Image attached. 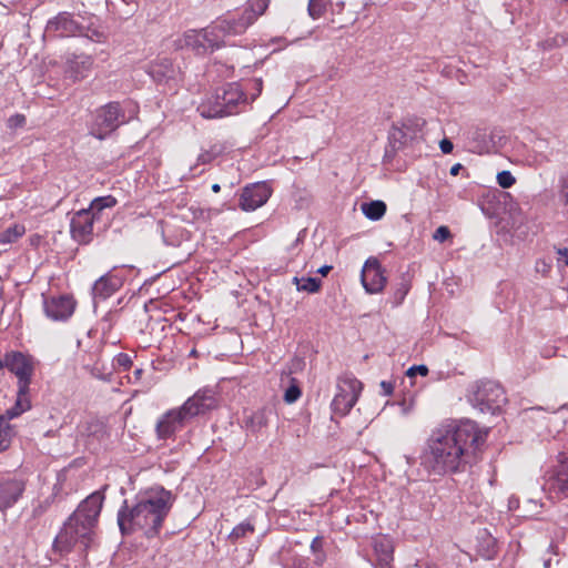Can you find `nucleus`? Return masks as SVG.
<instances>
[{"label":"nucleus","mask_w":568,"mask_h":568,"mask_svg":"<svg viewBox=\"0 0 568 568\" xmlns=\"http://www.w3.org/2000/svg\"><path fill=\"white\" fill-rule=\"evenodd\" d=\"M255 531L254 525L251 523V520H245L237 526H235L230 535L227 536V539L232 544H236V541L241 538L246 537L248 534H253Z\"/></svg>","instance_id":"24"},{"label":"nucleus","mask_w":568,"mask_h":568,"mask_svg":"<svg viewBox=\"0 0 568 568\" xmlns=\"http://www.w3.org/2000/svg\"><path fill=\"white\" fill-rule=\"evenodd\" d=\"M95 215L90 210L78 211L70 221V233L79 244H89L93 237Z\"/></svg>","instance_id":"13"},{"label":"nucleus","mask_w":568,"mask_h":568,"mask_svg":"<svg viewBox=\"0 0 568 568\" xmlns=\"http://www.w3.org/2000/svg\"><path fill=\"white\" fill-rule=\"evenodd\" d=\"M361 282L365 291L369 294L379 293L385 287L387 283L385 270L376 257L371 256L364 263Z\"/></svg>","instance_id":"12"},{"label":"nucleus","mask_w":568,"mask_h":568,"mask_svg":"<svg viewBox=\"0 0 568 568\" xmlns=\"http://www.w3.org/2000/svg\"><path fill=\"white\" fill-rule=\"evenodd\" d=\"M129 120L130 118L125 115L119 102H110L95 111L90 133L97 139L103 140Z\"/></svg>","instance_id":"10"},{"label":"nucleus","mask_w":568,"mask_h":568,"mask_svg":"<svg viewBox=\"0 0 568 568\" xmlns=\"http://www.w3.org/2000/svg\"><path fill=\"white\" fill-rule=\"evenodd\" d=\"M9 416L6 413L4 415H0V452L6 450L10 446L12 429L8 423Z\"/></svg>","instance_id":"26"},{"label":"nucleus","mask_w":568,"mask_h":568,"mask_svg":"<svg viewBox=\"0 0 568 568\" xmlns=\"http://www.w3.org/2000/svg\"><path fill=\"white\" fill-rule=\"evenodd\" d=\"M487 435L488 429L470 419L443 423L426 439L420 466L439 477L464 473L477 463Z\"/></svg>","instance_id":"1"},{"label":"nucleus","mask_w":568,"mask_h":568,"mask_svg":"<svg viewBox=\"0 0 568 568\" xmlns=\"http://www.w3.org/2000/svg\"><path fill=\"white\" fill-rule=\"evenodd\" d=\"M439 148L444 154H449L454 149V144L450 140L443 139L439 143Z\"/></svg>","instance_id":"40"},{"label":"nucleus","mask_w":568,"mask_h":568,"mask_svg":"<svg viewBox=\"0 0 568 568\" xmlns=\"http://www.w3.org/2000/svg\"><path fill=\"white\" fill-rule=\"evenodd\" d=\"M302 395V392L297 385H291L284 394V400L288 404L296 402Z\"/></svg>","instance_id":"36"},{"label":"nucleus","mask_w":568,"mask_h":568,"mask_svg":"<svg viewBox=\"0 0 568 568\" xmlns=\"http://www.w3.org/2000/svg\"><path fill=\"white\" fill-rule=\"evenodd\" d=\"M261 78L230 82L217 88L197 106V112L204 119L224 118L242 112L262 93Z\"/></svg>","instance_id":"4"},{"label":"nucleus","mask_w":568,"mask_h":568,"mask_svg":"<svg viewBox=\"0 0 568 568\" xmlns=\"http://www.w3.org/2000/svg\"><path fill=\"white\" fill-rule=\"evenodd\" d=\"M410 290V284L405 278H402V281L397 284L394 293H393V304L395 306H398L403 303L404 298L406 297L407 293Z\"/></svg>","instance_id":"29"},{"label":"nucleus","mask_w":568,"mask_h":568,"mask_svg":"<svg viewBox=\"0 0 568 568\" xmlns=\"http://www.w3.org/2000/svg\"><path fill=\"white\" fill-rule=\"evenodd\" d=\"M24 489V480L8 475H0V510L11 508L22 496Z\"/></svg>","instance_id":"17"},{"label":"nucleus","mask_w":568,"mask_h":568,"mask_svg":"<svg viewBox=\"0 0 568 568\" xmlns=\"http://www.w3.org/2000/svg\"><path fill=\"white\" fill-rule=\"evenodd\" d=\"M550 499L568 498V465H561L544 484Z\"/></svg>","instance_id":"20"},{"label":"nucleus","mask_w":568,"mask_h":568,"mask_svg":"<svg viewBox=\"0 0 568 568\" xmlns=\"http://www.w3.org/2000/svg\"><path fill=\"white\" fill-rule=\"evenodd\" d=\"M43 296V311L52 321H67L74 312L75 302L71 296Z\"/></svg>","instance_id":"15"},{"label":"nucleus","mask_w":568,"mask_h":568,"mask_svg":"<svg viewBox=\"0 0 568 568\" xmlns=\"http://www.w3.org/2000/svg\"><path fill=\"white\" fill-rule=\"evenodd\" d=\"M273 415V409L270 407H262L246 414L243 418V428L253 435L261 433L268 426L270 417Z\"/></svg>","instance_id":"21"},{"label":"nucleus","mask_w":568,"mask_h":568,"mask_svg":"<svg viewBox=\"0 0 568 568\" xmlns=\"http://www.w3.org/2000/svg\"><path fill=\"white\" fill-rule=\"evenodd\" d=\"M497 183L503 189H509L516 183V179L510 171L505 170L497 174Z\"/></svg>","instance_id":"33"},{"label":"nucleus","mask_w":568,"mask_h":568,"mask_svg":"<svg viewBox=\"0 0 568 568\" xmlns=\"http://www.w3.org/2000/svg\"><path fill=\"white\" fill-rule=\"evenodd\" d=\"M174 503V496L163 487H154L141 494L132 506L124 500L118 511V525L122 535L143 530L146 538H153L161 531Z\"/></svg>","instance_id":"2"},{"label":"nucleus","mask_w":568,"mask_h":568,"mask_svg":"<svg viewBox=\"0 0 568 568\" xmlns=\"http://www.w3.org/2000/svg\"><path fill=\"white\" fill-rule=\"evenodd\" d=\"M143 375V369L142 368H136L134 372H133V377L135 381H139Z\"/></svg>","instance_id":"47"},{"label":"nucleus","mask_w":568,"mask_h":568,"mask_svg":"<svg viewBox=\"0 0 568 568\" xmlns=\"http://www.w3.org/2000/svg\"><path fill=\"white\" fill-rule=\"evenodd\" d=\"M174 47L190 49L197 55H204L222 48L212 23L201 30H187L174 41Z\"/></svg>","instance_id":"9"},{"label":"nucleus","mask_w":568,"mask_h":568,"mask_svg":"<svg viewBox=\"0 0 568 568\" xmlns=\"http://www.w3.org/2000/svg\"><path fill=\"white\" fill-rule=\"evenodd\" d=\"M216 407V393L212 388L199 389L181 407L170 409L159 418L155 425L158 438H174L194 417Z\"/></svg>","instance_id":"5"},{"label":"nucleus","mask_w":568,"mask_h":568,"mask_svg":"<svg viewBox=\"0 0 568 568\" xmlns=\"http://www.w3.org/2000/svg\"><path fill=\"white\" fill-rule=\"evenodd\" d=\"M557 253L559 255L558 262L564 261L565 265L568 266V248H558Z\"/></svg>","instance_id":"42"},{"label":"nucleus","mask_w":568,"mask_h":568,"mask_svg":"<svg viewBox=\"0 0 568 568\" xmlns=\"http://www.w3.org/2000/svg\"><path fill=\"white\" fill-rule=\"evenodd\" d=\"M116 267L99 277L92 286L93 300L105 301L123 285V277L115 272Z\"/></svg>","instance_id":"18"},{"label":"nucleus","mask_w":568,"mask_h":568,"mask_svg":"<svg viewBox=\"0 0 568 568\" xmlns=\"http://www.w3.org/2000/svg\"><path fill=\"white\" fill-rule=\"evenodd\" d=\"M390 559H392L390 555L385 554L384 558L382 559V562L379 564L381 568H386L388 566Z\"/></svg>","instance_id":"46"},{"label":"nucleus","mask_w":568,"mask_h":568,"mask_svg":"<svg viewBox=\"0 0 568 568\" xmlns=\"http://www.w3.org/2000/svg\"><path fill=\"white\" fill-rule=\"evenodd\" d=\"M292 568H310V565L305 559L297 558L293 561Z\"/></svg>","instance_id":"43"},{"label":"nucleus","mask_w":568,"mask_h":568,"mask_svg":"<svg viewBox=\"0 0 568 568\" xmlns=\"http://www.w3.org/2000/svg\"><path fill=\"white\" fill-rule=\"evenodd\" d=\"M567 42V38L564 34H556L555 37L548 38L541 42H539V45L542 48V50H551L554 48H559L564 45Z\"/></svg>","instance_id":"32"},{"label":"nucleus","mask_w":568,"mask_h":568,"mask_svg":"<svg viewBox=\"0 0 568 568\" xmlns=\"http://www.w3.org/2000/svg\"><path fill=\"white\" fill-rule=\"evenodd\" d=\"M116 199L112 195L99 196L91 202L88 210H90L91 213H94V215L97 216L104 209L113 207L116 205Z\"/></svg>","instance_id":"25"},{"label":"nucleus","mask_w":568,"mask_h":568,"mask_svg":"<svg viewBox=\"0 0 568 568\" xmlns=\"http://www.w3.org/2000/svg\"><path fill=\"white\" fill-rule=\"evenodd\" d=\"M216 156L213 151H204L197 156V164H207L212 162Z\"/></svg>","instance_id":"39"},{"label":"nucleus","mask_w":568,"mask_h":568,"mask_svg":"<svg viewBox=\"0 0 568 568\" xmlns=\"http://www.w3.org/2000/svg\"><path fill=\"white\" fill-rule=\"evenodd\" d=\"M321 546V540L318 537L314 538L311 545V548L315 551Z\"/></svg>","instance_id":"48"},{"label":"nucleus","mask_w":568,"mask_h":568,"mask_svg":"<svg viewBox=\"0 0 568 568\" xmlns=\"http://www.w3.org/2000/svg\"><path fill=\"white\" fill-rule=\"evenodd\" d=\"M149 74L156 82H163L174 75V65L169 58H159L150 63L148 68Z\"/></svg>","instance_id":"22"},{"label":"nucleus","mask_w":568,"mask_h":568,"mask_svg":"<svg viewBox=\"0 0 568 568\" xmlns=\"http://www.w3.org/2000/svg\"><path fill=\"white\" fill-rule=\"evenodd\" d=\"M362 211L367 219L378 221L385 215L386 204L379 200L371 201L362 204Z\"/></svg>","instance_id":"23"},{"label":"nucleus","mask_w":568,"mask_h":568,"mask_svg":"<svg viewBox=\"0 0 568 568\" xmlns=\"http://www.w3.org/2000/svg\"><path fill=\"white\" fill-rule=\"evenodd\" d=\"M467 399L480 413L491 415L499 413L507 403L503 386L489 379L471 384L467 392Z\"/></svg>","instance_id":"8"},{"label":"nucleus","mask_w":568,"mask_h":568,"mask_svg":"<svg viewBox=\"0 0 568 568\" xmlns=\"http://www.w3.org/2000/svg\"><path fill=\"white\" fill-rule=\"evenodd\" d=\"M220 190H221L220 184L215 183V184H213V185H212V191H213L214 193L220 192Z\"/></svg>","instance_id":"49"},{"label":"nucleus","mask_w":568,"mask_h":568,"mask_svg":"<svg viewBox=\"0 0 568 568\" xmlns=\"http://www.w3.org/2000/svg\"><path fill=\"white\" fill-rule=\"evenodd\" d=\"M558 197L562 205L568 206V170L559 176Z\"/></svg>","instance_id":"30"},{"label":"nucleus","mask_w":568,"mask_h":568,"mask_svg":"<svg viewBox=\"0 0 568 568\" xmlns=\"http://www.w3.org/2000/svg\"><path fill=\"white\" fill-rule=\"evenodd\" d=\"M272 194L271 187L265 182L245 186L240 196V207L243 211H254L264 205Z\"/></svg>","instance_id":"14"},{"label":"nucleus","mask_w":568,"mask_h":568,"mask_svg":"<svg viewBox=\"0 0 568 568\" xmlns=\"http://www.w3.org/2000/svg\"><path fill=\"white\" fill-rule=\"evenodd\" d=\"M332 268L333 266L331 265H323L316 271V273L321 274L322 276H326Z\"/></svg>","instance_id":"44"},{"label":"nucleus","mask_w":568,"mask_h":568,"mask_svg":"<svg viewBox=\"0 0 568 568\" xmlns=\"http://www.w3.org/2000/svg\"><path fill=\"white\" fill-rule=\"evenodd\" d=\"M268 7V0H248L241 11L227 13L212 22L221 45H225L224 39L231 36L243 34Z\"/></svg>","instance_id":"7"},{"label":"nucleus","mask_w":568,"mask_h":568,"mask_svg":"<svg viewBox=\"0 0 568 568\" xmlns=\"http://www.w3.org/2000/svg\"><path fill=\"white\" fill-rule=\"evenodd\" d=\"M24 233V227L21 225H14L9 227L1 234L0 241L3 243H11L21 237Z\"/></svg>","instance_id":"31"},{"label":"nucleus","mask_w":568,"mask_h":568,"mask_svg":"<svg viewBox=\"0 0 568 568\" xmlns=\"http://www.w3.org/2000/svg\"><path fill=\"white\" fill-rule=\"evenodd\" d=\"M114 365L126 371L132 366V358L126 353H120L114 358Z\"/></svg>","instance_id":"35"},{"label":"nucleus","mask_w":568,"mask_h":568,"mask_svg":"<svg viewBox=\"0 0 568 568\" xmlns=\"http://www.w3.org/2000/svg\"><path fill=\"white\" fill-rule=\"evenodd\" d=\"M93 65V59L89 54H69L65 61V74L73 82L87 78Z\"/></svg>","instance_id":"19"},{"label":"nucleus","mask_w":568,"mask_h":568,"mask_svg":"<svg viewBox=\"0 0 568 568\" xmlns=\"http://www.w3.org/2000/svg\"><path fill=\"white\" fill-rule=\"evenodd\" d=\"M104 496L94 491L88 496L68 518L60 532L53 540L52 549L60 556H65L77 547L85 552L94 538Z\"/></svg>","instance_id":"3"},{"label":"nucleus","mask_w":568,"mask_h":568,"mask_svg":"<svg viewBox=\"0 0 568 568\" xmlns=\"http://www.w3.org/2000/svg\"><path fill=\"white\" fill-rule=\"evenodd\" d=\"M27 123V119L23 114L17 113L8 119L7 125L11 130L23 128Z\"/></svg>","instance_id":"34"},{"label":"nucleus","mask_w":568,"mask_h":568,"mask_svg":"<svg viewBox=\"0 0 568 568\" xmlns=\"http://www.w3.org/2000/svg\"><path fill=\"white\" fill-rule=\"evenodd\" d=\"M428 367L426 365H414L412 367L408 368V371L406 372V375L408 377H414L416 376L417 374L422 375V376H426L428 374Z\"/></svg>","instance_id":"38"},{"label":"nucleus","mask_w":568,"mask_h":568,"mask_svg":"<svg viewBox=\"0 0 568 568\" xmlns=\"http://www.w3.org/2000/svg\"><path fill=\"white\" fill-rule=\"evenodd\" d=\"M362 383L356 378H343L337 383V393L335 394L331 407L334 414L345 416L356 404Z\"/></svg>","instance_id":"11"},{"label":"nucleus","mask_w":568,"mask_h":568,"mask_svg":"<svg viewBox=\"0 0 568 568\" xmlns=\"http://www.w3.org/2000/svg\"><path fill=\"white\" fill-rule=\"evenodd\" d=\"M452 237V233L449 231V229L445 225H442L439 226L433 234V239L435 241H438L440 243L447 241L448 239Z\"/></svg>","instance_id":"37"},{"label":"nucleus","mask_w":568,"mask_h":568,"mask_svg":"<svg viewBox=\"0 0 568 568\" xmlns=\"http://www.w3.org/2000/svg\"><path fill=\"white\" fill-rule=\"evenodd\" d=\"M81 31L80 24L69 12H60L45 26V36L50 38L73 37Z\"/></svg>","instance_id":"16"},{"label":"nucleus","mask_w":568,"mask_h":568,"mask_svg":"<svg viewBox=\"0 0 568 568\" xmlns=\"http://www.w3.org/2000/svg\"><path fill=\"white\" fill-rule=\"evenodd\" d=\"M381 388L384 396H389L393 394L394 385L392 382L382 381Z\"/></svg>","instance_id":"41"},{"label":"nucleus","mask_w":568,"mask_h":568,"mask_svg":"<svg viewBox=\"0 0 568 568\" xmlns=\"http://www.w3.org/2000/svg\"><path fill=\"white\" fill-rule=\"evenodd\" d=\"M122 1H123L124 3H128V4H130V3H132V2H133V0H122Z\"/></svg>","instance_id":"50"},{"label":"nucleus","mask_w":568,"mask_h":568,"mask_svg":"<svg viewBox=\"0 0 568 568\" xmlns=\"http://www.w3.org/2000/svg\"><path fill=\"white\" fill-rule=\"evenodd\" d=\"M462 169H463V165H462V164H459V163L454 164V165L450 168L449 173H450L452 175L456 176V175L459 173V171H460Z\"/></svg>","instance_id":"45"},{"label":"nucleus","mask_w":568,"mask_h":568,"mask_svg":"<svg viewBox=\"0 0 568 568\" xmlns=\"http://www.w3.org/2000/svg\"><path fill=\"white\" fill-rule=\"evenodd\" d=\"M106 4H108V6L110 4V1H109V0H106Z\"/></svg>","instance_id":"51"},{"label":"nucleus","mask_w":568,"mask_h":568,"mask_svg":"<svg viewBox=\"0 0 568 568\" xmlns=\"http://www.w3.org/2000/svg\"><path fill=\"white\" fill-rule=\"evenodd\" d=\"M6 368L17 377V398L7 409L9 418H16L31 408L30 384L36 371V359L19 351L7 352L0 358V369Z\"/></svg>","instance_id":"6"},{"label":"nucleus","mask_w":568,"mask_h":568,"mask_svg":"<svg viewBox=\"0 0 568 568\" xmlns=\"http://www.w3.org/2000/svg\"><path fill=\"white\" fill-rule=\"evenodd\" d=\"M329 4V0H310L307 6L308 14L312 19L316 20L323 17Z\"/></svg>","instance_id":"28"},{"label":"nucleus","mask_w":568,"mask_h":568,"mask_svg":"<svg viewBox=\"0 0 568 568\" xmlns=\"http://www.w3.org/2000/svg\"><path fill=\"white\" fill-rule=\"evenodd\" d=\"M293 281L297 285L298 291H305L308 293H316L320 291L322 281L316 277H294Z\"/></svg>","instance_id":"27"}]
</instances>
